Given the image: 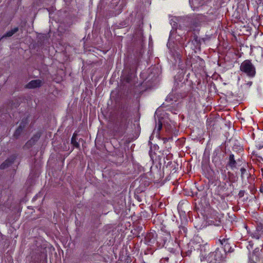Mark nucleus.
<instances>
[{
	"label": "nucleus",
	"instance_id": "f257e3e1",
	"mask_svg": "<svg viewBox=\"0 0 263 263\" xmlns=\"http://www.w3.org/2000/svg\"><path fill=\"white\" fill-rule=\"evenodd\" d=\"M240 70L250 78H253L256 75L255 66L250 60H246L243 61L240 64Z\"/></svg>",
	"mask_w": 263,
	"mask_h": 263
},
{
	"label": "nucleus",
	"instance_id": "f03ea898",
	"mask_svg": "<svg viewBox=\"0 0 263 263\" xmlns=\"http://www.w3.org/2000/svg\"><path fill=\"white\" fill-rule=\"evenodd\" d=\"M227 257L226 252L220 248H217L215 251L211 252L208 256V260L211 263L215 261L214 263H220L224 260Z\"/></svg>",
	"mask_w": 263,
	"mask_h": 263
},
{
	"label": "nucleus",
	"instance_id": "7ed1b4c3",
	"mask_svg": "<svg viewBox=\"0 0 263 263\" xmlns=\"http://www.w3.org/2000/svg\"><path fill=\"white\" fill-rule=\"evenodd\" d=\"M217 241L220 245V248L226 252V254L228 253H231L233 252L234 249L232 248L231 246L229 238L220 236ZM216 243H217V242H216Z\"/></svg>",
	"mask_w": 263,
	"mask_h": 263
},
{
	"label": "nucleus",
	"instance_id": "20e7f679",
	"mask_svg": "<svg viewBox=\"0 0 263 263\" xmlns=\"http://www.w3.org/2000/svg\"><path fill=\"white\" fill-rule=\"evenodd\" d=\"M171 238L172 237L170 233L164 232L159 237H158L157 244L159 247H165Z\"/></svg>",
	"mask_w": 263,
	"mask_h": 263
},
{
	"label": "nucleus",
	"instance_id": "39448f33",
	"mask_svg": "<svg viewBox=\"0 0 263 263\" xmlns=\"http://www.w3.org/2000/svg\"><path fill=\"white\" fill-rule=\"evenodd\" d=\"M248 232L252 238L259 239L263 236V224L261 223L257 224L255 230L249 231Z\"/></svg>",
	"mask_w": 263,
	"mask_h": 263
},
{
	"label": "nucleus",
	"instance_id": "423d86ee",
	"mask_svg": "<svg viewBox=\"0 0 263 263\" xmlns=\"http://www.w3.org/2000/svg\"><path fill=\"white\" fill-rule=\"evenodd\" d=\"M165 248L171 253H176L179 251V243L176 238H172L168 242Z\"/></svg>",
	"mask_w": 263,
	"mask_h": 263
},
{
	"label": "nucleus",
	"instance_id": "0eeeda50",
	"mask_svg": "<svg viewBox=\"0 0 263 263\" xmlns=\"http://www.w3.org/2000/svg\"><path fill=\"white\" fill-rule=\"evenodd\" d=\"M158 239V236L155 231L150 232L146 234L144 237V242L148 246H152Z\"/></svg>",
	"mask_w": 263,
	"mask_h": 263
},
{
	"label": "nucleus",
	"instance_id": "6e6552de",
	"mask_svg": "<svg viewBox=\"0 0 263 263\" xmlns=\"http://www.w3.org/2000/svg\"><path fill=\"white\" fill-rule=\"evenodd\" d=\"M41 132H38L33 135L30 140H29L24 146V148L29 149L34 145L36 142L40 139L41 136Z\"/></svg>",
	"mask_w": 263,
	"mask_h": 263
},
{
	"label": "nucleus",
	"instance_id": "1a4fd4ad",
	"mask_svg": "<svg viewBox=\"0 0 263 263\" xmlns=\"http://www.w3.org/2000/svg\"><path fill=\"white\" fill-rule=\"evenodd\" d=\"M136 71L134 69H130L127 72L125 71L124 76H123V80L127 83H130L133 81L136 77Z\"/></svg>",
	"mask_w": 263,
	"mask_h": 263
},
{
	"label": "nucleus",
	"instance_id": "9d476101",
	"mask_svg": "<svg viewBox=\"0 0 263 263\" xmlns=\"http://www.w3.org/2000/svg\"><path fill=\"white\" fill-rule=\"evenodd\" d=\"M17 157V154H13L3 162L0 165L1 170H4L10 166L15 161Z\"/></svg>",
	"mask_w": 263,
	"mask_h": 263
},
{
	"label": "nucleus",
	"instance_id": "9b49d317",
	"mask_svg": "<svg viewBox=\"0 0 263 263\" xmlns=\"http://www.w3.org/2000/svg\"><path fill=\"white\" fill-rule=\"evenodd\" d=\"M198 246L199 248H198L197 249L200 252V256L203 257H205L207 253L210 251V245L206 242L205 243L200 244Z\"/></svg>",
	"mask_w": 263,
	"mask_h": 263
},
{
	"label": "nucleus",
	"instance_id": "f8f14e48",
	"mask_svg": "<svg viewBox=\"0 0 263 263\" xmlns=\"http://www.w3.org/2000/svg\"><path fill=\"white\" fill-rule=\"evenodd\" d=\"M42 82L39 79L32 80L29 82L26 86V88L32 89L40 87L42 85Z\"/></svg>",
	"mask_w": 263,
	"mask_h": 263
},
{
	"label": "nucleus",
	"instance_id": "ddd939ff",
	"mask_svg": "<svg viewBox=\"0 0 263 263\" xmlns=\"http://www.w3.org/2000/svg\"><path fill=\"white\" fill-rule=\"evenodd\" d=\"M253 256L255 257V260L260 261L263 263V251L260 250L259 248H255L253 251Z\"/></svg>",
	"mask_w": 263,
	"mask_h": 263
},
{
	"label": "nucleus",
	"instance_id": "4468645a",
	"mask_svg": "<svg viewBox=\"0 0 263 263\" xmlns=\"http://www.w3.org/2000/svg\"><path fill=\"white\" fill-rule=\"evenodd\" d=\"M236 161L235 159L234 155L231 154L229 157L227 165L232 170L236 167Z\"/></svg>",
	"mask_w": 263,
	"mask_h": 263
},
{
	"label": "nucleus",
	"instance_id": "2eb2a0df",
	"mask_svg": "<svg viewBox=\"0 0 263 263\" xmlns=\"http://www.w3.org/2000/svg\"><path fill=\"white\" fill-rule=\"evenodd\" d=\"M188 221L185 219H184V222H181V224L179 226V233L182 235H184V236L186 235L187 229L186 227V225L187 224Z\"/></svg>",
	"mask_w": 263,
	"mask_h": 263
},
{
	"label": "nucleus",
	"instance_id": "dca6fc26",
	"mask_svg": "<svg viewBox=\"0 0 263 263\" xmlns=\"http://www.w3.org/2000/svg\"><path fill=\"white\" fill-rule=\"evenodd\" d=\"M29 117L28 116L26 117L23 118L22 119L18 127L25 129V128L29 123Z\"/></svg>",
	"mask_w": 263,
	"mask_h": 263
},
{
	"label": "nucleus",
	"instance_id": "f3484780",
	"mask_svg": "<svg viewBox=\"0 0 263 263\" xmlns=\"http://www.w3.org/2000/svg\"><path fill=\"white\" fill-rule=\"evenodd\" d=\"M255 146L258 149H260L263 147V136L261 135L257 139L255 140Z\"/></svg>",
	"mask_w": 263,
	"mask_h": 263
},
{
	"label": "nucleus",
	"instance_id": "a211bd4d",
	"mask_svg": "<svg viewBox=\"0 0 263 263\" xmlns=\"http://www.w3.org/2000/svg\"><path fill=\"white\" fill-rule=\"evenodd\" d=\"M24 131V129L18 126L13 135V137L16 139H18L21 135L23 133Z\"/></svg>",
	"mask_w": 263,
	"mask_h": 263
},
{
	"label": "nucleus",
	"instance_id": "6ab92c4d",
	"mask_svg": "<svg viewBox=\"0 0 263 263\" xmlns=\"http://www.w3.org/2000/svg\"><path fill=\"white\" fill-rule=\"evenodd\" d=\"M220 176L221 179L223 181H226V182H228L229 179L227 176V173H230V172L227 173L226 170L224 169H221L220 170Z\"/></svg>",
	"mask_w": 263,
	"mask_h": 263
},
{
	"label": "nucleus",
	"instance_id": "aec40b11",
	"mask_svg": "<svg viewBox=\"0 0 263 263\" xmlns=\"http://www.w3.org/2000/svg\"><path fill=\"white\" fill-rule=\"evenodd\" d=\"M18 31V27H14L11 30L7 31L4 35L3 37H10L12 36L14 33Z\"/></svg>",
	"mask_w": 263,
	"mask_h": 263
},
{
	"label": "nucleus",
	"instance_id": "412c9836",
	"mask_svg": "<svg viewBox=\"0 0 263 263\" xmlns=\"http://www.w3.org/2000/svg\"><path fill=\"white\" fill-rule=\"evenodd\" d=\"M77 134L74 133L71 139V143L76 147L80 148V144L77 141L76 139Z\"/></svg>",
	"mask_w": 263,
	"mask_h": 263
},
{
	"label": "nucleus",
	"instance_id": "4be33fe9",
	"mask_svg": "<svg viewBox=\"0 0 263 263\" xmlns=\"http://www.w3.org/2000/svg\"><path fill=\"white\" fill-rule=\"evenodd\" d=\"M214 216L216 217V221L217 222V224L218 225L221 222V219L223 218V214L216 212Z\"/></svg>",
	"mask_w": 263,
	"mask_h": 263
},
{
	"label": "nucleus",
	"instance_id": "5701e85b",
	"mask_svg": "<svg viewBox=\"0 0 263 263\" xmlns=\"http://www.w3.org/2000/svg\"><path fill=\"white\" fill-rule=\"evenodd\" d=\"M240 177L242 180H244L245 177L248 178V173L245 167H242L240 168Z\"/></svg>",
	"mask_w": 263,
	"mask_h": 263
},
{
	"label": "nucleus",
	"instance_id": "b1692460",
	"mask_svg": "<svg viewBox=\"0 0 263 263\" xmlns=\"http://www.w3.org/2000/svg\"><path fill=\"white\" fill-rule=\"evenodd\" d=\"M159 146L158 145H154L153 147L151 146L150 150L149 151V155L151 158L153 157V155L155 154V151L158 150Z\"/></svg>",
	"mask_w": 263,
	"mask_h": 263
},
{
	"label": "nucleus",
	"instance_id": "393cba45",
	"mask_svg": "<svg viewBox=\"0 0 263 263\" xmlns=\"http://www.w3.org/2000/svg\"><path fill=\"white\" fill-rule=\"evenodd\" d=\"M192 43L194 45H195V47H197V46H200V40L198 39V36L197 35H195L194 36V39L192 40Z\"/></svg>",
	"mask_w": 263,
	"mask_h": 263
},
{
	"label": "nucleus",
	"instance_id": "a878e982",
	"mask_svg": "<svg viewBox=\"0 0 263 263\" xmlns=\"http://www.w3.org/2000/svg\"><path fill=\"white\" fill-rule=\"evenodd\" d=\"M219 184L218 185V187L221 190H226L227 189V183L226 181H223L221 182L220 180H219Z\"/></svg>",
	"mask_w": 263,
	"mask_h": 263
},
{
	"label": "nucleus",
	"instance_id": "bb28decb",
	"mask_svg": "<svg viewBox=\"0 0 263 263\" xmlns=\"http://www.w3.org/2000/svg\"><path fill=\"white\" fill-rule=\"evenodd\" d=\"M258 262H260V261L255 260V257L253 256V253L252 255L249 257V263H257Z\"/></svg>",
	"mask_w": 263,
	"mask_h": 263
},
{
	"label": "nucleus",
	"instance_id": "cd10ccee",
	"mask_svg": "<svg viewBox=\"0 0 263 263\" xmlns=\"http://www.w3.org/2000/svg\"><path fill=\"white\" fill-rule=\"evenodd\" d=\"M253 245L254 244L252 241H249V243L247 245V248L249 251H250L251 250L253 249Z\"/></svg>",
	"mask_w": 263,
	"mask_h": 263
},
{
	"label": "nucleus",
	"instance_id": "c85d7f7f",
	"mask_svg": "<svg viewBox=\"0 0 263 263\" xmlns=\"http://www.w3.org/2000/svg\"><path fill=\"white\" fill-rule=\"evenodd\" d=\"M257 51L261 55V58L263 59V48L259 47L257 48Z\"/></svg>",
	"mask_w": 263,
	"mask_h": 263
},
{
	"label": "nucleus",
	"instance_id": "c756f323",
	"mask_svg": "<svg viewBox=\"0 0 263 263\" xmlns=\"http://www.w3.org/2000/svg\"><path fill=\"white\" fill-rule=\"evenodd\" d=\"M124 7V5L122 3L119 5V8L117 9V10H118V14L121 12L122 10Z\"/></svg>",
	"mask_w": 263,
	"mask_h": 263
},
{
	"label": "nucleus",
	"instance_id": "7c9ffc66",
	"mask_svg": "<svg viewBox=\"0 0 263 263\" xmlns=\"http://www.w3.org/2000/svg\"><path fill=\"white\" fill-rule=\"evenodd\" d=\"M162 124L161 122L159 121L158 122V126H157V133H159L161 130V129H162Z\"/></svg>",
	"mask_w": 263,
	"mask_h": 263
},
{
	"label": "nucleus",
	"instance_id": "2f4dec72",
	"mask_svg": "<svg viewBox=\"0 0 263 263\" xmlns=\"http://www.w3.org/2000/svg\"><path fill=\"white\" fill-rule=\"evenodd\" d=\"M245 193V191L244 190H240L238 193V196L239 198H242L244 196Z\"/></svg>",
	"mask_w": 263,
	"mask_h": 263
},
{
	"label": "nucleus",
	"instance_id": "473e14b6",
	"mask_svg": "<svg viewBox=\"0 0 263 263\" xmlns=\"http://www.w3.org/2000/svg\"><path fill=\"white\" fill-rule=\"evenodd\" d=\"M119 3V0H112V2L111 3V5L112 6L117 7V4Z\"/></svg>",
	"mask_w": 263,
	"mask_h": 263
},
{
	"label": "nucleus",
	"instance_id": "72a5a7b5",
	"mask_svg": "<svg viewBox=\"0 0 263 263\" xmlns=\"http://www.w3.org/2000/svg\"><path fill=\"white\" fill-rule=\"evenodd\" d=\"M170 139V138H165V137L162 138V140L163 141V143H165L166 142H167L168 141V139Z\"/></svg>",
	"mask_w": 263,
	"mask_h": 263
},
{
	"label": "nucleus",
	"instance_id": "f704fd0d",
	"mask_svg": "<svg viewBox=\"0 0 263 263\" xmlns=\"http://www.w3.org/2000/svg\"><path fill=\"white\" fill-rule=\"evenodd\" d=\"M259 191L263 193V184H262V185L261 186V187H260V189H259Z\"/></svg>",
	"mask_w": 263,
	"mask_h": 263
},
{
	"label": "nucleus",
	"instance_id": "c9c22d12",
	"mask_svg": "<svg viewBox=\"0 0 263 263\" xmlns=\"http://www.w3.org/2000/svg\"><path fill=\"white\" fill-rule=\"evenodd\" d=\"M193 24L194 26H195L196 27L198 26V23H194V22H193Z\"/></svg>",
	"mask_w": 263,
	"mask_h": 263
},
{
	"label": "nucleus",
	"instance_id": "e433bc0d",
	"mask_svg": "<svg viewBox=\"0 0 263 263\" xmlns=\"http://www.w3.org/2000/svg\"><path fill=\"white\" fill-rule=\"evenodd\" d=\"M165 259L166 260H168V258L167 257V258H165Z\"/></svg>",
	"mask_w": 263,
	"mask_h": 263
},
{
	"label": "nucleus",
	"instance_id": "4c0bfd02",
	"mask_svg": "<svg viewBox=\"0 0 263 263\" xmlns=\"http://www.w3.org/2000/svg\"><path fill=\"white\" fill-rule=\"evenodd\" d=\"M169 98H170V96H168V97H167V99H168Z\"/></svg>",
	"mask_w": 263,
	"mask_h": 263
},
{
	"label": "nucleus",
	"instance_id": "58836bf2",
	"mask_svg": "<svg viewBox=\"0 0 263 263\" xmlns=\"http://www.w3.org/2000/svg\"><path fill=\"white\" fill-rule=\"evenodd\" d=\"M169 98H170V96H168V97H167V99H168Z\"/></svg>",
	"mask_w": 263,
	"mask_h": 263
}]
</instances>
